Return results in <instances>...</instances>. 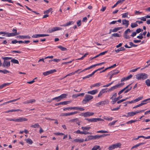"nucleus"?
Returning a JSON list of instances; mask_svg holds the SVG:
<instances>
[{
	"label": "nucleus",
	"instance_id": "f257e3e1",
	"mask_svg": "<svg viewBox=\"0 0 150 150\" xmlns=\"http://www.w3.org/2000/svg\"><path fill=\"white\" fill-rule=\"evenodd\" d=\"M147 77L148 75L145 73H139L136 76V78L139 80H144Z\"/></svg>",
	"mask_w": 150,
	"mask_h": 150
},
{
	"label": "nucleus",
	"instance_id": "f03ea898",
	"mask_svg": "<svg viewBox=\"0 0 150 150\" xmlns=\"http://www.w3.org/2000/svg\"><path fill=\"white\" fill-rule=\"evenodd\" d=\"M109 103V100L108 99H105L104 100L101 101L96 103L95 105L97 107H99L100 105L104 106L105 104H107Z\"/></svg>",
	"mask_w": 150,
	"mask_h": 150
},
{
	"label": "nucleus",
	"instance_id": "7ed1b4c3",
	"mask_svg": "<svg viewBox=\"0 0 150 150\" xmlns=\"http://www.w3.org/2000/svg\"><path fill=\"white\" fill-rule=\"evenodd\" d=\"M125 83L124 82L117 84L109 88L108 90V91H112L115 89L121 87V86H122Z\"/></svg>",
	"mask_w": 150,
	"mask_h": 150
},
{
	"label": "nucleus",
	"instance_id": "20e7f679",
	"mask_svg": "<svg viewBox=\"0 0 150 150\" xmlns=\"http://www.w3.org/2000/svg\"><path fill=\"white\" fill-rule=\"evenodd\" d=\"M121 145V144L120 143L112 144L108 148L109 150H112L114 149L120 147Z\"/></svg>",
	"mask_w": 150,
	"mask_h": 150
},
{
	"label": "nucleus",
	"instance_id": "39448f33",
	"mask_svg": "<svg viewBox=\"0 0 150 150\" xmlns=\"http://www.w3.org/2000/svg\"><path fill=\"white\" fill-rule=\"evenodd\" d=\"M150 100V98H148L147 99L144 100L142 101V103H141L139 104V105H137L136 106H134L133 108H135L137 107H139L140 106H141L146 103H144L145 102H146L147 101L149 100Z\"/></svg>",
	"mask_w": 150,
	"mask_h": 150
},
{
	"label": "nucleus",
	"instance_id": "423d86ee",
	"mask_svg": "<svg viewBox=\"0 0 150 150\" xmlns=\"http://www.w3.org/2000/svg\"><path fill=\"white\" fill-rule=\"evenodd\" d=\"M10 66V62L4 60L2 64V66L3 67L6 68H8Z\"/></svg>",
	"mask_w": 150,
	"mask_h": 150
},
{
	"label": "nucleus",
	"instance_id": "0eeeda50",
	"mask_svg": "<svg viewBox=\"0 0 150 150\" xmlns=\"http://www.w3.org/2000/svg\"><path fill=\"white\" fill-rule=\"evenodd\" d=\"M131 31V30H130L129 29H127L126 30H125L124 33V37L126 39H129L130 37L127 35L128 32L130 33Z\"/></svg>",
	"mask_w": 150,
	"mask_h": 150
},
{
	"label": "nucleus",
	"instance_id": "6e6552de",
	"mask_svg": "<svg viewBox=\"0 0 150 150\" xmlns=\"http://www.w3.org/2000/svg\"><path fill=\"white\" fill-rule=\"evenodd\" d=\"M93 96L89 95L86 94L85 96V103L88 102L92 99Z\"/></svg>",
	"mask_w": 150,
	"mask_h": 150
},
{
	"label": "nucleus",
	"instance_id": "1a4fd4ad",
	"mask_svg": "<svg viewBox=\"0 0 150 150\" xmlns=\"http://www.w3.org/2000/svg\"><path fill=\"white\" fill-rule=\"evenodd\" d=\"M27 120V119L24 117H19L17 118H16V122H21Z\"/></svg>",
	"mask_w": 150,
	"mask_h": 150
},
{
	"label": "nucleus",
	"instance_id": "9d476101",
	"mask_svg": "<svg viewBox=\"0 0 150 150\" xmlns=\"http://www.w3.org/2000/svg\"><path fill=\"white\" fill-rule=\"evenodd\" d=\"M56 70L55 69L43 72V74L44 75L46 76L50 74H52L53 73L56 72Z\"/></svg>",
	"mask_w": 150,
	"mask_h": 150
},
{
	"label": "nucleus",
	"instance_id": "9b49d317",
	"mask_svg": "<svg viewBox=\"0 0 150 150\" xmlns=\"http://www.w3.org/2000/svg\"><path fill=\"white\" fill-rule=\"evenodd\" d=\"M62 29L61 28L59 27H54L49 30V32L50 33H52V32L59 30H61Z\"/></svg>",
	"mask_w": 150,
	"mask_h": 150
},
{
	"label": "nucleus",
	"instance_id": "f8f14e48",
	"mask_svg": "<svg viewBox=\"0 0 150 150\" xmlns=\"http://www.w3.org/2000/svg\"><path fill=\"white\" fill-rule=\"evenodd\" d=\"M48 36L49 35L47 34H35L32 36V37L33 38H38L40 37H44Z\"/></svg>",
	"mask_w": 150,
	"mask_h": 150
},
{
	"label": "nucleus",
	"instance_id": "ddd939ff",
	"mask_svg": "<svg viewBox=\"0 0 150 150\" xmlns=\"http://www.w3.org/2000/svg\"><path fill=\"white\" fill-rule=\"evenodd\" d=\"M122 98V96L121 95L120 96L117 98L112 99V101H111V103L114 104L119 99L121 98Z\"/></svg>",
	"mask_w": 150,
	"mask_h": 150
},
{
	"label": "nucleus",
	"instance_id": "4468645a",
	"mask_svg": "<svg viewBox=\"0 0 150 150\" xmlns=\"http://www.w3.org/2000/svg\"><path fill=\"white\" fill-rule=\"evenodd\" d=\"M119 72L118 70L112 71L108 73V75H111L113 76L114 75L117 74Z\"/></svg>",
	"mask_w": 150,
	"mask_h": 150
},
{
	"label": "nucleus",
	"instance_id": "2eb2a0df",
	"mask_svg": "<svg viewBox=\"0 0 150 150\" xmlns=\"http://www.w3.org/2000/svg\"><path fill=\"white\" fill-rule=\"evenodd\" d=\"M77 108V107H67L63 109L64 111H66L67 110H76Z\"/></svg>",
	"mask_w": 150,
	"mask_h": 150
},
{
	"label": "nucleus",
	"instance_id": "dca6fc26",
	"mask_svg": "<svg viewBox=\"0 0 150 150\" xmlns=\"http://www.w3.org/2000/svg\"><path fill=\"white\" fill-rule=\"evenodd\" d=\"M94 113L92 112H85V117H87L92 116L93 115Z\"/></svg>",
	"mask_w": 150,
	"mask_h": 150
},
{
	"label": "nucleus",
	"instance_id": "f3484780",
	"mask_svg": "<svg viewBox=\"0 0 150 150\" xmlns=\"http://www.w3.org/2000/svg\"><path fill=\"white\" fill-rule=\"evenodd\" d=\"M122 24L125 25L126 27H127L129 24V21L126 19H123L122 20Z\"/></svg>",
	"mask_w": 150,
	"mask_h": 150
},
{
	"label": "nucleus",
	"instance_id": "a211bd4d",
	"mask_svg": "<svg viewBox=\"0 0 150 150\" xmlns=\"http://www.w3.org/2000/svg\"><path fill=\"white\" fill-rule=\"evenodd\" d=\"M98 90L97 89L93 90L92 91H89L87 92L88 94L91 95H94L98 93Z\"/></svg>",
	"mask_w": 150,
	"mask_h": 150
},
{
	"label": "nucleus",
	"instance_id": "6ab92c4d",
	"mask_svg": "<svg viewBox=\"0 0 150 150\" xmlns=\"http://www.w3.org/2000/svg\"><path fill=\"white\" fill-rule=\"evenodd\" d=\"M56 100L57 101L59 102V101H60L61 100V99L60 96H58L57 97H55L52 98L51 100L50 101H49L48 102H51L52 101V100Z\"/></svg>",
	"mask_w": 150,
	"mask_h": 150
},
{
	"label": "nucleus",
	"instance_id": "aec40b11",
	"mask_svg": "<svg viewBox=\"0 0 150 150\" xmlns=\"http://www.w3.org/2000/svg\"><path fill=\"white\" fill-rule=\"evenodd\" d=\"M144 143H143V142H142V143H139L138 144H136L134 146H133L131 148V149H132L134 148H137V147H138L140 146H141L142 145L144 144Z\"/></svg>",
	"mask_w": 150,
	"mask_h": 150
},
{
	"label": "nucleus",
	"instance_id": "412c9836",
	"mask_svg": "<svg viewBox=\"0 0 150 150\" xmlns=\"http://www.w3.org/2000/svg\"><path fill=\"white\" fill-rule=\"evenodd\" d=\"M84 140L83 139H76L74 140V142H79L81 143L82 142H83Z\"/></svg>",
	"mask_w": 150,
	"mask_h": 150
},
{
	"label": "nucleus",
	"instance_id": "4be33fe9",
	"mask_svg": "<svg viewBox=\"0 0 150 150\" xmlns=\"http://www.w3.org/2000/svg\"><path fill=\"white\" fill-rule=\"evenodd\" d=\"M18 37L20 38L21 39L28 38L30 39V37L28 35H19L18 36Z\"/></svg>",
	"mask_w": 150,
	"mask_h": 150
},
{
	"label": "nucleus",
	"instance_id": "5701e85b",
	"mask_svg": "<svg viewBox=\"0 0 150 150\" xmlns=\"http://www.w3.org/2000/svg\"><path fill=\"white\" fill-rule=\"evenodd\" d=\"M74 23V22L73 21H70L69 22L67 23L66 24H64L62 25H61V26H69L71 24H73Z\"/></svg>",
	"mask_w": 150,
	"mask_h": 150
},
{
	"label": "nucleus",
	"instance_id": "b1692460",
	"mask_svg": "<svg viewBox=\"0 0 150 150\" xmlns=\"http://www.w3.org/2000/svg\"><path fill=\"white\" fill-rule=\"evenodd\" d=\"M100 138V135H92V140L99 139Z\"/></svg>",
	"mask_w": 150,
	"mask_h": 150
},
{
	"label": "nucleus",
	"instance_id": "393cba45",
	"mask_svg": "<svg viewBox=\"0 0 150 150\" xmlns=\"http://www.w3.org/2000/svg\"><path fill=\"white\" fill-rule=\"evenodd\" d=\"M25 141L27 143L30 144H32L33 143V141L32 140L29 138L25 139Z\"/></svg>",
	"mask_w": 150,
	"mask_h": 150
},
{
	"label": "nucleus",
	"instance_id": "a878e982",
	"mask_svg": "<svg viewBox=\"0 0 150 150\" xmlns=\"http://www.w3.org/2000/svg\"><path fill=\"white\" fill-rule=\"evenodd\" d=\"M85 120H88L90 122H96V118H93L91 119L86 118Z\"/></svg>",
	"mask_w": 150,
	"mask_h": 150
},
{
	"label": "nucleus",
	"instance_id": "bb28decb",
	"mask_svg": "<svg viewBox=\"0 0 150 150\" xmlns=\"http://www.w3.org/2000/svg\"><path fill=\"white\" fill-rule=\"evenodd\" d=\"M125 50V48L123 47L120 48L117 50H115V51L117 53H118L120 51H124Z\"/></svg>",
	"mask_w": 150,
	"mask_h": 150
},
{
	"label": "nucleus",
	"instance_id": "cd10ccee",
	"mask_svg": "<svg viewBox=\"0 0 150 150\" xmlns=\"http://www.w3.org/2000/svg\"><path fill=\"white\" fill-rule=\"evenodd\" d=\"M74 133L76 134H84V131H80V130L79 129H78L77 131L74 132Z\"/></svg>",
	"mask_w": 150,
	"mask_h": 150
},
{
	"label": "nucleus",
	"instance_id": "c85d7f7f",
	"mask_svg": "<svg viewBox=\"0 0 150 150\" xmlns=\"http://www.w3.org/2000/svg\"><path fill=\"white\" fill-rule=\"evenodd\" d=\"M80 70L79 69L77 71H75L74 72H73L72 73H71L67 75V76H71L74 75V74H76L78 72V71Z\"/></svg>",
	"mask_w": 150,
	"mask_h": 150
},
{
	"label": "nucleus",
	"instance_id": "c756f323",
	"mask_svg": "<svg viewBox=\"0 0 150 150\" xmlns=\"http://www.w3.org/2000/svg\"><path fill=\"white\" fill-rule=\"evenodd\" d=\"M127 114L128 116V117L132 116L135 115L134 112H129L127 113Z\"/></svg>",
	"mask_w": 150,
	"mask_h": 150
},
{
	"label": "nucleus",
	"instance_id": "7c9ffc66",
	"mask_svg": "<svg viewBox=\"0 0 150 150\" xmlns=\"http://www.w3.org/2000/svg\"><path fill=\"white\" fill-rule=\"evenodd\" d=\"M104 89H102L100 91L98 95V97H100L103 93H105L106 91H104Z\"/></svg>",
	"mask_w": 150,
	"mask_h": 150
},
{
	"label": "nucleus",
	"instance_id": "2f4dec72",
	"mask_svg": "<svg viewBox=\"0 0 150 150\" xmlns=\"http://www.w3.org/2000/svg\"><path fill=\"white\" fill-rule=\"evenodd\" d=\"M92 140V135L88 136L85 139V141H88Z\"/></svg>",
	"mask_w": 150,
	"mask_h": 150
},
{
	"label": "nucleus",
	"instance_id": "473e14b6",
	"mask_svg": "<svg viewBox=\"0 0 150 150\" xmlns=\"http://www.w3.org/2000/svg\"><path fill=\"white\" fill-rule=\"evenodd\" d=\"M57 47L60 50H61L62 51H65L67 50V49L66 48L63 47L61 46H57Z\"/></svg>",
	"mask_w": 150,
	"mask_h": 150
},
{
	"label": "nucleus",
	"instance_id": "72a5a7b5",
	"mask_svg": "<svg viewBox=\"0 0 150 150\" xmlns=\"http://www.w3.org/2000/svg\"><path fill=\"white\" fill-rule=\"evenodd\" d=\"M11 62L14 63V64H19V62L16 59H12L11 60Z\"/></svg>",
	"mask_w": 150,
	"mask_h": 150
},
{
	"label": "nucleus",
	"instance_id": "f704fd0d",
	"mask_svg": "<svg viewBox=\"0 0 150 150\" xmlns=\"http://www.w3.org/2000/svg\"><path fill=\"white\" fill-rule=\"evenodd\" d=\"M145 83L147 86H150V79H147L145 81Z\"/></svg>",
	"mask_w": 150,
	"mask_h": 150
},
{
	"label": "nucleus",
	"instance_id": "c9c22d12",
	"mask_svg": "<svg viewBox=\"0 0 150 150\" xmlns=\"http://www.w3.org/2000/svg\"><path fill=\"white\" fill-rule=\"evenodd\" d=\"M67 96L66 94H63L60 96V97L61 99H62L64 98H66Z\"/></svg>",
	"mask_w": 150,
	"mask_h": 150
},
{
	"label": "nucleus",
	"instance_id": "e433bc0d",
	"mask_svg": "<svg viewBox=\"0 0 150 150\" xmlns=\"http://www.w3.org/2000/svg\"><path fill=\"white\" fill-rule=\"evenodd\" d=\"M6 36L8 37H11V36H15V34L13 33H6Z\"/></svg>",
	"mask_w": 150,
	"mask_h": 150
},
{
	"label": "nucleus",
	"instance_id": "4c0bfd02",
	"mask_svg": "<svg viewBox=\"0 0 150 150\" xmlns=\"http://www.w3.org/2000/svg\"><path fill=\"white\" fill-rule=\"evenodd\" d=\"M52 10V8H50L49 9L47 10L44 11V14H48Z\"/></svg>",
	"mask_w": 150,
	"mask_h": 150
},
{
	"label": "nucleus",
	"instance_id": "58836bf2",
	"mask_svg": "<svg viewBox=\"0 0 150 150\" xmlns=\"http://www.w3.org/2000/svg\"><path fill=\"white\" fill-rule=\"evenodd\" d=\"M31 127L34 128H38L40 127V126L38 124H36L34 125H32L31 126Z\"/></svg>",
	"mask_w": 150,
	"mask_h": 150
},
{
	"label": "nucleus",
	"instance_id": "ea45409f",
	"mask_svg": "<svg viewBox=\"0 0 150 150\" xmlns=\"http://www.w3.org/2000/svg\"><path fill=\"white\" fill-rule=\"evenodd\" d=\"M143 98V97L142 96V97H138V98H137L134 100V102H137L138 101H139L141 100Z\"/></svg>",
	"mask_w": 150,
	"mask_h": 150
},
{
	"label": "nucleus",
	"instance_id": "a19ab883",
	"mask_svg": "<svg viewBox=\"0 0 150 150\" xmlns=\"http://www.w3.org/2000/svg\"><path fill=\"white\" fill-rule=\"evenodd\" d=\"M94 72H93L91 74L85 76V78H88L92 76L94 74Z\"/></svg>",
	"mask_w": 150,
	"mask_h": 150
},
{
	"label": "nucleus",
	"instance_id": "79ce46f5",
	"mask_svg": "<svg viewBox=\"0 0 150 150\" xmlns=\"http://www.w3.org/2000/svg\"><path fill=\"white\" fill-rule=\"evenodd\" d=\"M138 26L137 24L135 23H132L131 24V27L132 28H134Z\"/></svg>",
	"mask_w": 150,
	"mask_h": 150
},
{
	"label": "nucleus",
	"instance_id": "37998d69",
	"mask_svg": "<svg viewBox=\"0 0 150 150\" xmlns=\"http://www.w3.org/2000/svg\"><path fill=\"white\" fill-rule=\"evenodd\" d=\"M112 36L114 37H120V35L117 33H114L112 35Z\"/></svg>",
	"mask_w": 150,
	"mask_h": 150
},
{
	"label": "nucleus",
	"instance_id": "c03bdc74",
	"mask_svg": "<svg viewBox=\"0 0 150 150\" xmlns=\"http://www.w3.org/2000/svg\"><path fill=\"white\" fill-rule=\"evenodd\" d=\"M71 101H65L62 102V105H66L71 103Z\"/></svg>",
	"mask_w": 150,
	"mask_h": 150
},
{
	"label": "nucleus",
	"instance_id": "a18cd8bd",
	"mask_svg": "<svg viewBox=\"0 0 150 150\" xmlns=\"http://www.w3.org/2000/svg\"><path fill=\"white\" fill-rule=\"evenodd\" d=\"M128 12L125 13L124 14H122V18H125V17H128Z\"/></svg>",
	"mask_w": 150,
	"mask_h": 150
},
{
	"label": "nucleus",
	"instance_id": "49530a36",
	"mask_svg": "<svg viewBox=\"0 0 150 150\" xmlns=\"http://www.w3.org/2000/svg\"><path fill=\"white\" fill-rule=\"evenodd\" d=\"M12 31L14 32L13 33V34H14L15 36H16L18 35L20 33H17V31L16 29H13L12 30Z\"/></svg>",
	"mask_w": 150,
	"mask_h": 150
},
{
	"label": "nucleus",
	"instance_id": "de8ad7c7",
	"mask_svg": "<svg viewBox=\"0 0 150 150\" xmlns=\"http://www.w3.org/2000/svg\"><path fill=\"white\" fill-rule=\"evenodd\" d=\"M100 148L99 146L96 145L94 146L92 149V150H97Z\"/></svg>",
	"mask_w": 150,
	"mask_h": 150
},
{
	"label": "nucleus",
	"instance_id": "09e8293b",
	"mask_svg": "<svg viewBox=\"0 0 150 150\" xmlns=\"http://www.w3.org/2000/svg\"><path fill=\"white\" fill-rule=\"evenodd\" d=\"M145 109H144V110H139V111H136L135 112H134L135 113V114L136 115V114H137V113H141L142 112H144L145 111Z\"/></svg>",
	"mask_w": 150,
	"mask_h": 150
},
{
	"label": "nucleus",
	"instance_id": "8fccbe9b",
	"mask_svg": "<svg viewBox=\"0 0 150 150\" xmlns=\"http://www.w3.org/2000/svg\"><path fill=\"white\" fill-rule=\"evenodd\" d=\"M60 115L62 116H69L68 113H62Z\"/></svg>",
	"mask_w": 150,
	"mask_h": 150
},
{
	"label": "nucleus",
	"instance_id": "3c124183",
	"mask_svg": "<svg viewBox=\"0 0 150 150\" xmlns=\"http://www.w3.org/2000/svg\"><path fill=\"white\" fill-rule=\"evenodd\" d=\"M127 99H128L127 98H126L125 99H122L121 100H119V101H117V103L118 104L120 103H121L122 102H123L126 100Z\"/></svg>",
	"mask_w": 150,
	"mask_h": 150
},
{
	"label": "nucleus",
	"instance_id": "603ef678",
	"mask_svg": "<svg viewBox=\"0 0 150 150\" xmlns=\"http://www.w3.org/2000/svg\"><path fill=\"white\" fill-rule=\"evenodd\" d=\"M132 88V86H130L129 88L125 90L124 93H126L130 91Z\"/></svg>",
	"mask_w": 150,
	"mask_h": 150
},
{
	"label": "nucleus",
	"instance_id": "864d4df0",
	"mask_svg": "<svg viewBox=\"0 0 150 150\" xmlns=\"http://www.w3.org/2000/svg\"><path fill=\"white\" fill-rule=\"evenodd\" d=\"M117 121V120H116L115 121H113L111 122L108 125L109 126H111L112 125H115V123Z\"/></svg>",
	"mask_w": 150,
	"mask_h": 150
},
{
	"label": "nucleus",
	"instance_id": "5fc2aeb1",
	"mask_svg": "<svg viewBox=\"0 0 150 150\" xmlns=\"http://www.w3.org/2000/svg\"><path fill=\"white\" fill-rule=\"evenodd\" d=\"M78 113L77 111H75L74 112H71L68 113L69 116L74 115Z\"/></svg>",
	"mask_w": 150,
	"mask_h": 150
},
{
	"label": "nucleus",
	"instance_id": "6e6d98bb",
	"mask_svg": "<svg viewBox=\"0 0 150 150\" xmlns=\"http://www.w3.org/2000/svg\"><path fill=\"white\" fill-rule=\"evenodd\" d=\"M96 67V66H95V64L93 65H92L90 66V67L85 69V70H87L88 69H90L91 68H92L93 67Z\"/></svg>",
	"mask_w": 150,
	"mask_h": 150
},
{
	"label": "nucleus",
	"instance_id": "4d7b16f0",
	"mask_svg": "<svg viewBox=\"0 0 150 150\" xmlns=\"http://www.w3.org/2000/svg\"><path fill=\"white\" fill-rule=\"evenodd\" d=\"M97 133H108V132L107 131H104V130H100L98 131L97 132Z\"/></svg>",
	"mask_w": 150,
	"mask_h": 150
},
{
	"label": "nucleus",
	"instance_id": "13d9d810",
	"mask_svg": "<svg viewBox=\"0 0 150 150\" xmlns=\"http://www.w3.org/2000/svg\"><path fill=\"white\" fill-rule=\"evenodd\" d=\"M143 30L142 29L139 28L138 29H137L136 30V32L137 33H138L140 32L141 31H142Z\"/></svg>",
	"mask_w": 150,
	"mask_h": 150
},
{
	"label": "nucleus",
	"instance_id": "bf43d9fd",
	"mask_svg": "<svg viewBox=\"0 0 150 150\" xmlns=\"http://www.w3.org/2000/svg\"><path fill=\"white\" fill-rule=\"evenodd\" d=\"M137 121L136 120H131L130 121H129L127 122L126 123L127 124H132L134 122H136Z\"/></svg>",
	"mask_w": 150,
	"mask_h": 150
},
{
	"label": "nucleus",
	"instance_id": "052dcab7",
	"mask_svg": "<svg viewBox=\"0 0 150 150\" xmlns=\"http://www.w3.org/2000/svg\"><path fill=\"white\" fill-rule=\"evenodd\" d=\"M113 82H114V81H112V82H111V83H110L108 84L107 85H104V86H103V87H108L109 86H110L111 85V84H112L113 83Z\"/></svg>",
	"mask_w": 150,
	"mask_h": 150
},
{
	"label": "nucleus",
	"instance_id": "680f3d73",
	"mask_svg": "<svg viewBox=\"0 0 150 150\" xmlns=\"http://www.w3.org/2000/svg\"><path fill=\"white\" fill-rule=\"evenodd\" d=\"M0 72H2L4 73V74H6L8 73H9V71H8L6 70H0Z\"/></svg>",
	"mask_w": 150,
	"mask_h": 150
},
{
	"label": "nucleus",
	"instance_id": "e2e57ef3",
	"mask_svg": "<svg viewBox=\"0 0 150 150\" xmlns=\"http://www.w3.org/2000/svg\"><path fill=\"white\" fill-rule=\"evenodd\" d=\"M137 38L140 39H142L143 38V37L142 36V33H140V35L138 36L137 37Z\"/></svg>",
	"mask_w": 150,
	"mask_h": 150
},
{
	"label": "nucleus",
	"instance_id": "0e129e2a",
	"mask_svg": "<svg viewBox=\"0 0 150 150\" xmlns=\"http://www.w3.org/2000/svg\"><path fill=\"white\" fill-rule=\"evenodd\" d=\"M54 134L55 135H64V134L62 133L56 132L54 133Z\"/></svg>",
	"mask_w": 150,
	"mask_h": 150
},
{
	"label": "nucleus",
	"instance_id": "69168bd1",
	"mask_svg": "<svg viewBox=\"0 0 150 150\" xmlns=\"http://www.w3.org/2000/svg\"><path fill=\"white\" fill-rule=\"evenodd\" d=\"M110 135V134H102V135H100V138L103 137H105V136H109Z\"/></svg>",
	"mask_w": 150,
	"mask_h": 150
},
{
	"label": "nucleus",
	"instance_id": "338daca9",
	"mask_svg": "<svg viewBox=\"0 0 150 150\" xmlns=\"http://www.w3.org/2000/svg\"><path fill=\"white\" fill-rule=\"evenodd\" d=\"M28 100L29 103H33L35 102V100L34 99H30Z\"/></svg>",
	"mask_w": 150,
	"mask_h": 150
},
{
	"label": "nucleus",
	"instance_id": "774afa93",
	"mask_svg": "<svg viewBox=\"0 0 150 150\" xmlns=\"http://www.w3.org/2000/svg\"><path fill=\"white\" fill-rule=\"evenodd\" d=\"M139 19L143 21H145L146 20V16L144 17H142L139 18Z\"/></svg>",
	"mask_w": 150,
	"mask_h": 150
}]
</instances>
